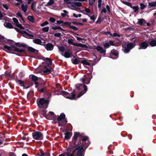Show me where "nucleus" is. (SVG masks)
I'll use <instances>...</instances> for the list:
<instances>
[{
	"instance_id": "69168bd1",
	"label": "nucleus",
	"mask_w": 156,
	"mask_h": 156,
	"mask_svg": "<svg viewBox=\"0 0 156 156\" xmlns=\"http://www.w3.org/2000/svg\"><path fill=\"white\" fill-rule=\"evenodd\" d=\"M95 0H89V5H93L95 2Z\"/></svg>"
},
{
	"instance_id": "7ed1b4c3",
	"label": "nucleus",
	"mask_w": 156,
	"mask_h": 156,
	"mask_svg": "<svg viewBox=\"0 0 156 156\" xmlns=\"http://www.w3.org/2000/svg\"><path fill=\"white\" fill-rule=\"evenodd\" d=\"M36 102L39 108L46 109L49 104V100L44 98H38L37 99Z\"/></svg>"
},
{
	"instance_id": "4c0bfd02",
	"label": "nucleus",
	"mask_w": 156,
	"mask_h": 156,
	"mask_svg": "<svg viewBox=\"0 0 156 156\" xmlns=\"http://www.w3.org/2000/svg\"><path fill=\"white\" fill-rule=\"evenodd\" d=\"M131 8L134 10V12H136L139 10V7L138 6H132Z\"/></svg>"
},
{
	"instance_id": "2f4dec72",
	"label": "nucleus",
	"mask_w": 156,
	"mask_h": 156,
	"mask_svg": "<svg viewBox=\"0 0 156 156\" xmlns=\"http://www.w3.org/2000/svg\"><path fill=\"white\" fill-rule=\"evenodd\" d=\"M145 21V20L143 19H139L138 20V24L140 26H143L144 24L143 22Z\"/></svg>"
},
{
	"instance_id": "473e14b6",
	"label": "nucleus",
	"mask_w": 156,
	"mask_h": 156,
	"mask_svg": "<svg viewBox=\"0 0 156 156\" xmlns=\"http://www.w3.org/2000/svg\"><path fill=\"white\" fill-rule=\"evenodd\" d=\"M27 19L31 22L34 23V18L33 16H27Z\"/></svg>"
},
{
	"instance_id": "9d476101",
	"label": "nucleus",
	"mask_w": 156,
	"mask_h": 156,
	"mask_svg": "<svg viewBox=\"0 0 156 156\" xmlns=\"http://www.w3.org/2000/svg\"><path fill=\"white\" fill-rule=\"evenodd\" d=\"M95 49L101 54H103L104 56L106 55V50L105 49H104L102 47L99 45Z\"/></svg>"
},
{
	"instance_id": "9b49d317",
	"label": "nucleus",
	"mask_w": 156,
	"mask_h": 156,
	"mask_svg": "<svg viewBox=\"0 0 156 156\" xmlns=\"http://www.w3.org/2000/svg\"><path fill=\"white\" fill-rule=\"evenodd\" d=\"M46 109H41L39 111V113L40 114L43 115L47 119H49L48 118V115L46 114L47 111L46 110Z\"/></svg>"
},
{
	"instance_id": "58836bf2",
	"label": "nucleus",
	"mask_w": 156,
	"mask_h": 156,
	"mask_svg": "<svg viewBox=\"0 0 156 156\" xmlns=\"http://www.w3.org/2000/svg\"><path fill=\"white\" fill-rule=\"evenodd\" d=\"M63 12L64 13H62L61 15L62 17H65L67 16L66 13H68V12L65 10H63Z\"/></svg>"
},
{
	"instance_id": "a878e982",
	"label": "nucleus",
	"mask_w": 156,
	"mask_h": 156,
	"mask_svg": "<svg viewBox=\"0 0 156 156\" xmlns=\"http://www.w3.org/2000/svg\"><path fill=\"white\" fill-rule=\"evenodd\" d=\"M33 42L35 44H41L42 41L40 39L36 38L33 40Z\"/></svg>"
},
{
	"instance_id": "f257e3e1",
	"label": "nucleus",
	"mask_w": 156,
	"mask_h": 156,
	"mask_svg": "<svg viewBox=\"0 0 156 156\" xmlns=\"http://www.w3.org/2000/svg\"><path fill=\"white\" fill-rule=\"evenodd\" d=\"M90 143L87 136H84L79 132H75L69 145L73 148L75 152L78 150L77 156H82L84 152V147L87 148Z\"/></svg>"
},
{
	"instance_id": "ea45409f",
	"label": "nucleus",
	"mask_w": 156,
	"mask_h": 156,
	"mask_svg": "<svg viewBox=\"0 0 156 156\" xmlns=\"http://www.w3.org/2000/svg\"><path fill=\"white\" fill-rule=\"evenodd\" d=\"M49 27H44L42 29V30L44 32H47L49 30Z\"/></svg>"
},
{
	"instance_id": "6e6552de",
	"label": "nucleus",
	"mask_w": 156,
	"mask_h": 156,
	"mask_svg": "<svg viewBox=\"0 0 156 156\" xmlns=\"http://www.w3.org/2000/svg\"><path fill=\"white\" fill-rule=\"evenodd\" d=\"M133 43H129L127 44L126 47L124 48L123 51L125 53H128L130 50L132 49L135 46V44H133Z\"/></svg>"
},
{
	"instance_id": "e2e57ef3",
	"label": "nucleus",
	"mask_w": 156,
	"mask_h": 156,
	"mask_svg": "<svg viewBox=\"0 0 156 156\" xmlns=\"http://www.w3.org/2000/svg\"><path fill=\"white\" fill-rule=\"evenodd\" d=\"M45 59L46 60L48 61L49 62V63L51 65L52 61L50 58L47 57L45 58Z\"/></svg>"
},
{
	"instance_id": "f704fd0d",
	"label": "nucleus",
	"mask_w": 156,
	"mask_h": 156,
	"mask_svg": "<svg viewBox=\"0 0 156 156\" xmlns=\"http://www.w3.org/2000/svg\"><path fill=\"white\" fill-rule=\"evenodd\" d=\"M22 34H26V35L28 37H34V35H33L30 34L25 31H22Z\"/></svg>"
},
{
	"instance_id": "20e7f679",
	"label": "nucleus",
	"mask_w": 156,
	"mask_h": 156,
	"mask_svg": "<svg viewBox=\"0 0 156 156\" xmlns=\"http://www.w3.org/2000/svg\"><path fill=\"white\" fill-rule=\"evenodd\" d=\"M35 87L37 90L41 93H44L46 91L47 87L45 82L34 83Z\"/></svg>"
},
{
	"instance_id": "680f3d73",
	"label": "nucleus",
	"mask_w": 156,
	"mask_h": 156,
	"mask_svg": "<svg viewBox=\"0 0 156 156\" xmlns=\"http://www.w3.org/2000/svg\"><path fill=\"white\" fill-rule=\"evenodd\" d=\"M61 34L59 33H56L54 34V36L55 37H60L61 36Z\"/></svg>"
},
{
	"instance_id": "3c124183",
	"label": "nucleus",
	"mask_w": 156,
	"mask_h": 156,
	"mask_svg": "<svg viewBox=\"0 0 156 156\" xmlns=\"http://www.w3.org/2000/svg\"><path fill=\"white\" fill-rule=\"evenodd\" d=\"M76 4L77 8L78 7H80L82 5V3L80 2H77L75 1Z\"/></svg>"
},
{
	"instance_id": "b1692460",
	"label": "nucleus",
	"mask_w": 156,
	"mask_h": 156,
	"mask_svg": "<svg viewBox=\"0 0 156 156\" xmlns=\"http://www.w3.org/2000/svg\"><path fill=\"white\" fill-rule=\"evenodd\" d=\"M111 54L115 56H118L119 53L116 50L113 49L111 50Z\"/></svg>"
},
{
	"instance_id": "f03ea898",
	"label": "nucleus",
	"mask_w": 156,
	"mask_h": 156,
	"mask_svg": "<svg viewBox=\"0 0 156 156\" xmlns=\"http://www.w3.org/2000/svg\"><path fill=\"white\" fill-rule=\"evenodd\" d=\"M4 48L5 49H6L7 50L9 51H17L19 53H15L16 55L20 56H21L20 54L23 53L27 55V52L25 50L23 49L20 48L16 47L15 46H9L6 45H4ZM11 53L14 54V53L11 52Z\"/></svg>"
},
{
	"instance_id": "dca6fc26",
	"label": "nucleus",
	"mask_w": 156,
	"mask_h": 156,
	"mask_svg": "<svg viewBox=\"0 0 156 156\" xmlns=\"http://www.w3.org/2000/svg\"><path fill=\"white\" fill-rule=\"evenodd\" d=\"M71 95H69L68 96L66 97L67 98L70 99V100H73L74 99L75 96V90H74L71 93Z\"/></svg>"
},
{
	"instance_id": "6ab92c4d",
	"label": "nucleus",
	"mask_w": 156,
	"mask_h": 156,
	"mask_svg": "<svg viewBox=\"0 0 156 156\" xmlns=\"http://www.w3.org/2000/svg\"><path fill=\"white\" fill-rule=\"evenodd\" d=\"M73 58H73L71 60L73 64L77 65L79 64L80 62V60L76 58L74 56H73Z\"/></svg>"
},
{
	"instance_id": "13d9d810",
	"label": "nucleus",
	"mask_w": 156,
	"mask_h": 156,
	"mask_svg": "<svg viewBox=\"0 0 156 156\" xmlns=\"http://www.w3.org/2000/svg\"><path fill=\"white\" fill-rule=\"evenodd\" d=\"M24 76V74L23 72H20L19 75V76L20 78H22Z\"/></svg>"
},
{
	"instance_id": "393cba45",
	"label": "nucleus",
	"mask_w": 156,
	"mask_h": 156,
	"mask_svg": "<svg viewBox=\"0 0 156 156\" xmlns=\"http://www.w3.org/2000/svg\"><path fill=\"white\" fill-rule=\"evenodd\" d=\"M65 138L66 140H68L70 138L71 136L70 133L69 132H67L65 133Z\"/></svg>"
},
{
	"instance_id": "f8f14e48",
	"label": "nucleus",
	"mask_w": 156,
	"mask_h": 156,
	"mask_svg": "<svg viewBox=\"0 0 156 156\" xmlns=\"http://www.w3.org/2000/svg\"><path fill=\"white\" fill-rule=\"evenodd\" d=\"M84 77H85L86 78V81L87 82H85V83L87 84H89L90 83L91 79L92 78V76L91 74H87L83 76Z\"/></svg>"
},
{
	"instance_id": "0eeeda50",
	"label": "nucleus",
	"mask_w": 156,
	"mask_h": 156,
	"mask_svg": "<svg viewBox=\"0 0 156 156\" xmlns=\"http://www.w3.org/2000/svg\"><path fill=\"white\" fill-rule=\"evenodd\" d=\"M33 131L32 136L34 139L37 140H41L43 139V135L42 133L35 130Z\"/></svg>"
},
{
	"instance_id": "c9c22d12",
	"label": "nucleus",
	"mask_w": 156,
	"mask_h": 156,
	"mask_svg": "<svg viewBox=\"0 0 156 156\" xmlns=\"http://www.w3.org/2000/svg\"><path fill=\"white\" fill-rule=\"evenodd\" d=\"M140 8L142 10H143L144 9L146 8L147 5H146L143 3H141L140 4Z\"/></svg>"
},
{
	"instance_id": "338daca9",
	"label": "nucleus",
	"mask_w": 156,
	"mask_h": 156,
	"mask_svg": "<svg viewBox=\"0 0 156 156\" xmlns=\"http://www.w3.org/2000/svg\"><path fill=\"white\" fill-rule=\"evenodd\" d=\"M49 20L52 23H54L55 21V19L53 17H50L49 19Z\"/></svg>"
},
{
	"instance_id": "aec40b11",
	"label": "nucleus",
	"mask_w": 156,
	"mask_h": 156,
	"mask_svg": "<svg viewBox=\"0 0 156 156\" xmlns=\"http://www.w3.org/2000/svg\"><path fill=\"white\" fill-rule=\"evenodd\" d=\"M28 6L27 5H24L23 4L21 5V8L24 12H26L27 10Z\"/></svg>"
},
{
	"instance_id": "bb28decb",
	"label": "nucleus",
	"mask_w": 156,
	"mask_h": 156,
	"mask_svg": "<svg viewBox=\"0 0 156 156\" xmlns=\"http://www.w3.org/2000/svg\"><path fill=\"white\" fill-rule=\"evenodd\" d=\"M148 6L150 7H156V1L148 2Z\"/></svg>"
},
{
	"instance_id": "72a5a7b5",
	"label": "nucleus",
	"mask_w": 156,
	"mask_h": 156,
	"mask_svg": "<svg viewBox=\"0 0 156 156\" xmlns=\"http://www.w3.org/2000/svg\"><path fill=\"white\" fill-rule=\"evenodd\" d=\"M76 46L80 47L82 48H88V46L86 45L82 44L81 43H77Z\"/></svg>"
},
{
	"instance_id": "5701e85b",
	"label": "nucleus",
	"mask_w": 156,
	"mask_h": 156,
	"mask_svg": "<svg viewBox=\"0 0 156 156\" xmlns=\"http://www.w3.org/2000/svg\"><path fill=\"white\" fill-rule=\"evenodd\" d=\"M149 44L151 47L156 46V40L153 39L149 42Z\"/></svg>"
},
{
	"instance_id": "052dcab7",
	"label": "nucleus",
	"mask_w": 156,
	"mask_h": 156,
	"mask_svg": "<svg viewBox=\"0 0 156 156\" xmlns=\"http://www.w3.org/2000/svg\"><path fill=\"white\" fill-rule=\"evenodd\" d=\"M70 28H71L75 30H78V29L74 26H71L70 27Z\"/></svg>"
},
{
	"instance_id": "4468645a",
	"label": "nucleus",
	"mask_w": 156,
	"mask_h": 156,
	"mask_svg": "<svg viewBox=\"0 0 156 156\" xmlns=\"http://www.w3.org/2000/svg\"><path fill=\"white\" fill-rule=\"evenodd\" d=\"M27 50L30 53H34L35 54H37L38 53V50L30 46H28Z\"/></svg>"
},
{
	"instance_id": "4d7b16f0",
	"label": "nucleus",
	"mask_w": 156,
	"mask_h": 156,
	"mask_svg": "<svg viewBox=\"0 0 156 156\" xmlns=\"http://www.w3.org/2000/svg\"><path fill=\"white\" fill-rule=\"evenodd\" d=\"M14 43L15 45L21 48V43H20V42H15Z\"/></svg>"
},
{
	"instance_id": "2eb2a0df",
	"label": "nucleus",
	"mask_w": 156,
	"mask_h": 156,
	"mask_svg": "<svg viewBox=\"0 0 156 156\" xmlns=\"http://www.w3.org/2000/svg\"><path fill=\"white\" fill-rule=\"evenodd\" d=\"M43 69V73L47 74H49L53 70V69L51 68L50 69L48 68L47 66H45L44 67Z\"/></svg>"
},
{
	"instance_id": "7c9ffc66",
	"label": "nucleus",
	"mask_w": 156,
	"mask_h": 156,
	"mask_svg": "<svg viewBox=\"0 0 156 156\" xmlns=\"http://www.w3.org/2000/svg\"><path fill=\"white\" fill-rule=\"evenodd\" d=\"M121 2H122V3H123V4H125V5L129 6L130 8H132V5L131 3L130 2H126V1H123L121 0Z\"/></svg>"
},
{
	"instance_id": "79ce46f5",
	"label": "nucleus",
	"mask_w": 156,
	"mask_h": 156,
	"mask_svg": "<svg viewBox=\"0 0 156 156\" xmlns=\"http://www.w3.org/2000/svg\"><path fill=\"white\" fill-rule=\"evenodd\" d=\"M54 3V0H49V1L48 2L47 5L48 6H51Z\"/></svg>"
},
{
	"instance_id": "8fccbe9b",
	"label": "nucleus",
	"mask_w": 156,
	"mask_h": 156,
	"mask_svg": "<svg viewBox=\"0 0 156 156\" xmlns=\"http://www.w3.org/2000/svg\"><path fill=\"white\" fill-rule=\"evenodd\" d=\"M101 21V17L99 16L98 18V20L96 22V24L100 23Z\"/></svg>"
},
{
	"instance_id": "f3484780",
	"label": "nucleus",
	"mask_w": 156,
	"mask_h": 156,
	"mask_svg": "<svg viewBox=\"0 0 156 156\" xmlns=\"http://www.w3.org/2000/svg\"><path fill=\"white\" fill-rule=\"evenodd\" d=\"M29 78L34 82V83L38 82L37 81L38 80V78L34 75H31L29 76Z\"/></svg>"
},
{
	"instance_id": "de8ad7c7",
	"label": "nucleus",
	"mask_w": 156,
	"mask_h": 156,
	"mask_svg": "<svg viewBox=\"0 0 156 156\" xmlns=\"http://www.w3.org/2000/svg\"><path fill=\"white\" fill-rule=\"evenodd\" d=\"M64 1L67 4H71V3H73V2L75 1L74 0H64Z\"/></svg>"
},
{
	"instance_id": "ddd939ff",
	"label": "nucleus",
	"mask_w": 156,
	"mask_h": 156,
	"mask_svg": "<svg viewBox=\"0 0 156 156\" xmlns=\"http://www.w3.org/2000/svg\"><path fill=\"white\" fill-rule=\"evenodd\" d=\"M45 48L48 51H51L53 49L54 45L52 44L48 43L45 45Z\"/></svg>"
},
{
	"instance_id": "412c9836",
	"label": "nucleus",
	"mask_w": 156,
	"mask_h": 156,
	"mask_svg": "<svg viewBox=\"0 0 156 156\" xmlns=\"http://www.w3.org/2000/svg\"><path fill=\"white\" fill-rule=\"evenodd\" d=\"M4 26L7 28L12 29L14 28L12 24L9 22L5 23H4Z\"/></svg>"
},
{
	"instance_id": "0e129e2a",
	"label": "nucleus",
	"mask_w": 156,
	"mask_h": 156,
	"mask_svg": "<svg viewBox=\"0 0 156 156\" xmlns=\"http://www.w3.org/2000/svg\"><path fill=\"white\" fill-rule=\"evenodd\" d=\"M15 43V42L12 40V41H9V42H8V44L10 45V46H14L13 45V43Z\"/></svg>"
},
{
	"instance_id": "1a4fd4ad",
	"label": "nucleus",
	"mask_w": 156,
	"mask_h": 156,
	"mask_svg": "<svg viewBox=\"0 0 156 156\" xmlns=\"http://www.w3.org/2000/svg\"><path fill=\"white\" fill-rule=\"evenodd\" d=\"M138 45L139 46L138 48L139 49H145L148 47L149 45L147 41L146 40L139 43L138 44Z\"/></svg>"
},
{
	"instance_id": "a211bd4d",
	"label": "nucleus",
	"mask_w": 156,
	"mask_h": 156,
	"mask_svg": "<svg viewBox=\"0 0 156 156\" xmlns=\"http://www.w3.org/2000/svg\"><path fill=\"white\" fill-rule=\"evenodd\" d=\"M70 50H69L68 51H66L65 52L64 56L66 58H69L72 56V54L70 53L69 51Z\"/></svg>"
},
{
	"instance_id": "6e6d98bb",
	"label": "nucleus",
	"mask_w": 156,
	"mask_h": 156,
	"mask_svg": "<svg viewBox=\"0 0 156 156\" xmlns=\"http://www.w3.org/2000/svg\"><path fill=\"white\" fill-rule=\"evenodd\" d=\"M80 81L83 83H85V82H87L86 81V78L84 76L80 79Z\"/></svg>"
},
{
	"instance_id": "c03bdc74",
	"label": "nucleus",
	"mask_w": 156,
	"mask_h": 156,
	"mask_svg": "<svg viewBox=\"0 0 156 156\" xmlns=\"http://www.w3.org/2000/svg\"><path fill=\"white\" fill-rule=\"evenodd\" d=\"M58 48L59 51H64L65 50V48L63 46H60L59 47H58Z\"/></svg>"
},
{
	"instance_id": "c85d7f7f",
	"label": "nucleus",
	"mask_w": 156,
	"mask_h": 156,
	"mask_svg": "<svg viewBox=\"0 0 156 156\" xmlns=\"http://www.w3.org/2000/svg\"><path fill=\"white\" fill-rule=\"evenodd\" d=\"M16 82H18L19 83V84L20 85H21L22 86H24V82L23 81L17 79H16Z\"/></svg>"
},
{
	"instance_id": "4be33fe9",
	"label": "nucleus",
	"mask_w": 156,
	"mask_h": 156,
	"mask_svg": "<svg viewBox=\"0 0 156 156\" xmlns=\"http://www.w3.org/2000/svg\"><path fill=\"white\" fill-rule=\"evenodd\" d=\"M68 43L70 44L73 45L74 46H77V43H75L73 42V39H69L68 41Z\"/></svg>"
},
{
	"instance_id": "39448f33",
	"label": "nucleus",
	"mask_w": 156,
	"mask_h": 156,
	"mask_svg": "<svg viewBox=\"0 0 156 156\" xmlns=\"http://www.w3.org/2000/svg\"><path fill=\"white\" fill-rule=\"evenodd\" d=\"M65 115L64 113H61L60 115L57 117V120L58 121V126H64L66 125L67 122V120L66 119H65Z\"/></svg>"
},
{
	"instance_id": "423d86ee",
	"label": "nucleus",
	"mask_w": 156,
	"mask_h": 156,
	"mask_svg": "<svg viewBox=\"0 0 156 156\" xmlns=\"http://www.w3.org/2000/svg\"><path fill=\"white\" fill-rule=\"evenodd\" d=\"M76 88H77L79 90H82L83 88V90L78 95L77 97L79 98L84 94L87 90V87L86 85L83 84H77L75 85Z\"/></svg>"
},
{
	"instance_id": "a19ab883",
	"label": "nucleus",
	"mask_w": 156,
	"mask_h": 156,
	"mask_svg": "<svg viewBox=\"0 0 156 156\" xmlns=\"http://www.w3.org/2000/svg\"><path fill=\"white\" fill-rule=\"evenodd\" d=\"M103 46L105 48H107L110 47V44L108 43H105L104 45Z\"/></svg>"
},
{
	"instance_id": "864d4df0",
	"label": "nucleus",
	"mask_w": 156,
	"mask_h": 156,
	"mask_svg": "<svg viewBox=\"0 0 156 156\" xmlns=\"http://www.w3.org/2000/svg\"><path fill=\"white\" fill-rule=\"evenodd\" d=\"M62 94L64 96H66L69 94V93L68 92L65 91H62Z\"/></svg>"
},
{
	"instance_id": "bf43d9fd",
	"label": "nucleus",
	"mask_w": 156,
	"mask_h": 156,
	"mask_svg": "<svg viewBox=\"0 0 156 156\" xmlns=\"http://www.w3.org/2000/svg\"><path fill=\"white\" fill-rule=\"evenodd\" d=\"M90 20H92L93 21V22H94L95 21V18L94 17V14H93V15L92 16H90Z\"/></svg>"
},
{
	"instance_id": "e433bc0d",
	"label": "nucleus",
	"mask_w": 156,
	"mask_h": 156,
	"mask_svg": "<svg viewBox=\"0 0 156 156\" xmlns=\"http://www.w3.org/2000/svg\"><path fill=\"white\" fill-rule=\"evenodd\" d=\"M71 23L69 22H65L64 23V24H62V25H65L67 27L69 28H70V27L71 26Z\"/></svg>"
},
{
	"instance_id": "c756f323",
	"label": "nucleus",
	"mask_w": 156,
	"mask_h": 156,
	"mask_svg": "<svg viewBox=\"0 0 156 156\" xmlns=\"http://www.w3.org/2000/svg\"><path fill=\"white\" fill-rule=\"evenodd\" d=\"M80 62L82 63L84 65H87L90 66V63L87 61V60L86 59H84V60H82L80 61Z\"/></svg>"
},
{
	"instance_id": "49530a36",
	"label": "nucleus",
	"mask_w": 156,
	"mask_h": 156,
	"mask_svg": "<svg viewBox=\"0 0 156 156\" xmlns=\"http://www.w3.org/2000/svg\"><path fill=\"white\" fill-rule=\"evenodd\" d=\"M36 3V2H32L31 5V9L33 11H35L34 9V5Z\"/></svg>"
},
{
	"instance_id": "a18cd8bd",
	"label": "nucleus",
	"mask_w": 156,
	"mask_h": 156,
	"mask_svg": "<svg viewBox=\"0 0 156 156\" xmlns=\"http://www.w3.org/2000/svg\"><path fill=\"white\" fill-rule=\"evenodd\" d=\"M16 27H17L21 29H24V27L22 26L21 24H19V23H18V24H16Z\"/></svg>"
},
{
	"instance_id": "09e8293b",
	"label": "nucleus",
	"mask_w": 156,
	"mask_h": 156,
	"mask_svg": "<svg viewBox=\"0 0 156 156\" xmlns=\"http://www.w3.org/2000/svg\"><path fill=\"white\" fill-rule=\"evenodd\" d=\"M49 24L48 22L47 21H44L43 23L41 24V27H43L45 25H46Z\"/></svg>"
},
{
	"instance_id": "603ef678",
	"label": "nucleus",
	"mask_w": 156,
	"mask_h": 156,
	"mask_svg": "<svg viewBox=\"0 0 156 156\" xmlns=\"http://www.w3.org/2000/svg\"><path fill=\"white\" fill-rule=\"evenodd\" d=\"M12 20L16 24H18L19 23L18 20L16 18H12Z\"/></svg>"
},
{
	"instance_id": "774afa93",
	"label": "nucleus",
	"mask_w": 156,
	"mask_h": 156,
	"mask_svg": "<svg viewBox=\"0 0 156 156\" xmlns=\"http://www.w3.org/2000/svg\"><path fill=\"white\" fill-rule=\"evenodd\" d=\"M2 5L3 7L6 10H8L9 9V7L6 4H2Z\"/></svg>"
},
{
	"instance_id": "cd10ccee",
	"label": "nucleus",
	"mask_w": 156,
	"mask_h": 156,
	"mask_svg": "<svg viewBox=\"0 0 156 156\" xmlns=\"http://www.w3.org/2000/svg\"><path fill=\"white\" fill-rule=\"evenodd\" d=\"M52 30H60L63 31H66V30L62 29L60 27L55 26V27H52L51 28Z\"/></svg>"
},
{
	"instance_id": "37998d69",
	"label": "nucleus",
	"mask_w": 156,
	"mask_h": 156,
	"mask_svg": "<svg viewBox=\"0 0 156 156\" xmlns=\"http://www.w3.org/2000/svg\"><path fill=\"white\" fill-rule=\"evenodd\" d=\"M9 41H12V40L10 39H5L4 40H3L2 41L3 44H8V42H9Z\"/></svg>"
},
{
	"instance_id": "5fc2aeb1",
	"label": "nucleus",
	"mask_w": 156,
	"mask_h": 156,
	"mask_svg": "<svg viewBox=\"0 0 156 156\" xmlns=\"http://www.w3.org/2000/svg\"><path fill=\"white\" fill-rule=\"evenodd\" d=\"M75 1H76L73 2V3H71V5L73 7H74L75 8H77V7L76 6V5H75L76 4Z\"/></svg>"
}]
</instances>
